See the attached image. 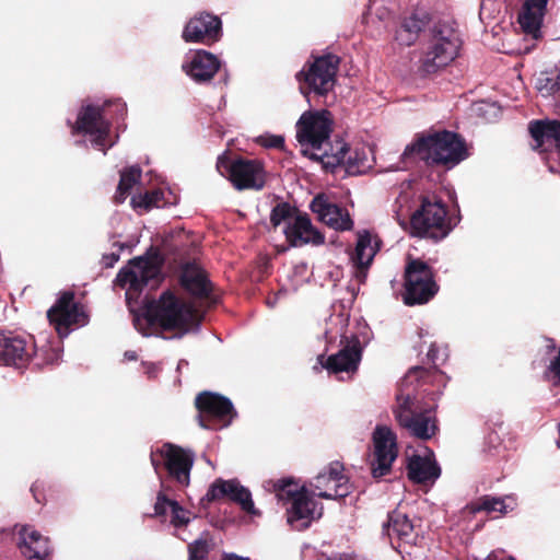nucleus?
I'll use <instances>...</instances> for the list:
<instances>
[{"mask_svg":"<svg viewBox=\"0 0 560 560\" xmlns=\"http://www.w3.org/2000/svg\"><path fill=\"white\" fill-rule=\"evenodd\" d=\"M161 281L156 258L137 257L129 261L116 277V283L126 291L133 325L143 336H151L155 328L174 330V338L195 332L200 326L198 312L188 303L177 299L171 291L162 293L159 300L142 298L143 289H154Z\"/></svg>","mask_w":560,"mask_h":560,"instance_id":"f257e3e1","label":"nucleus"},{"mask_svg":"<svg viewBox=\"0 0 560 560\" xmlns=\"http://www.w3.org/2000/svg\"><path fill=\"white\" fill-rule=\"evenodd\" d=\"M332 117L326 110H307L296 122V139L302 153L324 167H334L340 160L338 155H329Z\"/></svg>","mask_w":560,"mask_h":560,"instance_id":"f03ea898","label":"nucleus"},{"mask_svg":"<svg viewBox=\"0 0 560 560\" xmlns=\"http://www.w3.org/2000/svg\"><path fill=\"white\" fill-rule=\"evenodd\" d=\"M411 156L431 163L454 166L466 159L467 152L464 142L456 133L441 131L421 136L408 144L401 158L407 160Z\"/></svg>","mask_w":560,"mask_h":560,"instance_id":"7ed1b4c3","label":"nucleus"},{"mask_svg":"<svg viewBox=\"0 0 560 560\" xmlns=\"http://www.w3.org/2000/svg\"><path fill=\"white\" fill-rule=\"evenodd\" d=\"M462 43L460 34L452 23H436L431 28L430 37L422 50V70L433 73L448 66L458 57Z\"/></svg>","mask_w":560,"mask_h":560,"instance_id":"20e7f679","label":"nucleus"},{"mask_svg":"<svg viewBox=\"0 0 560 560\" xmlns=\"http://www.w3.org/2000/svg\"><path fill=\"white\" fill-rule=\"evenodd\" d=\"M110 104L116 107L120 115L126 112V104L120 101L105 103L102 107L84 105L72 127L73 135H83L95 149L103 151V153L115 144V140L110 137V124L104 118L105 106Z\"/></svg>","mask_w":560,"mask_h":560,"instance_id":"39448f33","label":"nucleus"},{"mask_svg":"<svg viewBox=\"0 0 560 560\" xmlns=\"http://www.w3.org/2000/svg\"><path fill=\"white\" fill-rule=\"evenodd\" d=\"M277 495L288 503V522L304 521L317 522L323 515V504L315 499V494L304 485L300 486L293 480H279L276 485Z\"/></svg>","mask_w":560,"mask_h":560,"instance_id":"423d86ee","label":"nucleus"},{"mask_svg":"<svg viewBox=\"0 0 560 560\" xmlns=\"http://www.w3.org/2000/svg\"><path fill=\"white\" fill-rule=\"evenodd\" d=\"M459 219L447 214L440 200L423 198L421 207L411 217L412 233L435 241L446 237Z\"/></svg>","mask_w":560,"mask_h":560,"instance_id":"0eeeda50","label":"nucleus"},{"mask_svg":"<svg viewBox=\"0 0 560 560\" xmlns=\"http://www.w3.org/2000/svg\"><path fill=\"white\" fill-rule=\"evenodd\" d=\"M395 418L399 425L406 429L410 435L420 440L432 439L436 431V418L430 409H421L411 392L401 389L397 395V404L394 409Z\"/></svg>","mask_w":560,"mask_h":560,"instance_id":"6e6552de","label":"nucleus"},{"mask_svg":"<svg viewBox=\"0 0 560 560\" xmlns=\"http://www.w3.org/2000/svg\"><path fill=\"white\" fill-rule=\"evenodd\" d=\"M221 499H228L235 503L249 522H255L262 515L261 510L256 506L253 500L250 490L243 486L238 479H215L202 500L211 502Z\"/></svg>","mask_w":560,"mask_h":560,"instance_id":"1a4fd4ad","label":"nucleus"},{"mask_svg":"<svg viewBox=\"0 0 560 560\" xmlns=\"http://www.w3.org/2000/svg\"><path fill=\"white\" fill-rule=\"evenodd\" d=\"M438 292L431 268L423 261H409L405 271L404 302L407 305L423 304Z\"/></svg>","mask_w":560,"mask_h":560,"instance_id":"9d476101","label":"nucleus"},{"mask_svg":"<svg viewBox=\"0 0 560 560\" xmlns=\"http://www.w3.org/2000/svg\"><path fill=\"white\" fill-rule=\"evenodd\" d=\"M339 58L335 55H325L316 58L305 70L298 74L301 92L306 95V89L325 95L330 92L336 82Z\"/></svg>","mask_w":560,"mask_h":560,"instance_id":"9b49d317","label":"nucleus"},{"mask_svg":"<svg viewBox=\"0 0 560 560\" xmlns=\"http://www.w3.org/2000/svg\"><path fill=\"white\" fill-rule=\"evenodd\" d=\"M340 462H331L305 485L317 498L337 500L352 492V485L343 474Z\"/></svg>","mask_w":560,"mask_h":560,"instance_id":"f8f14e48","label":"nucleus"},{"mask_svg":"<svg viewBox=\"0 0 560 560\" xmlns=\"http://www.w3.org/2000/svg\"><path fill=\"white\" fill-rule=\"evenodd\" d=\"M199 423L206 429H222L231 424L236 416L231 400L219 394L205 392L196 397Z\"/></svg>","mask_w":560,"mask_h":560,"instance_id":"ddd939ff","label":"nucleus"},{"mask_svg":"<svg viewBox=\"0 0 560 560\" xmlns=\"http://www.w3.org/2000/svg\"><path fill=\"white\" fill-rule=\"evenodd\" d=\"M373 451L370 467L373 478L380 479L388 475L393 463L398 456L396 433L386 425H377L372 435Z\"/></svg>","mask_w":560,"mask_h":560,"instance_id":"4468645a","label":"nucleus"},{"mask_svg":"<svg viewBox=\"0 0 560 560\" xmlns=\"http://www.w3.org/2000/svg\"><path fill=\"white\" fill-rule=\"evenodd\" d=\"M217 170L226 176L236 189H261L265 185V172L259 162L248 160L229 161L220 156Z\"/></svg>","mask_w":560,"mask_h":560,"instance_id":"2eb2a0df","label":"nucleus"},{"mask_svg":"<svg viewBox=\"0 0 560 560\" xmlns=\"http://www.w3.org/2000/svg\"><path fill=\"white\" fill-rule=\"evenodd\" d=\"M47 317L60 337H67L72 326L82 327L89 322L84 306L74 301L72 292L62 293L48 310Z\"/></svg>","mask_w":560,"mask_h":560,"instance_id":"dca6fc26","label":"nucleus"},{"mask_svg":"<svg viewBox=\"0 0 560 560\" xmlns=\"http://www.w3.org/2000/svg\"><path fill=\"white\" fill-rule=\"evenodd\" d=\"M329 155H338L339 162L334 167H325L334 172L342 166L349 175H359L368 172L373 165V152L368 145L347 148L346 143L338 141L335 144V152Z\"/></svg>","mask_w":560,"mask_h":560,"instance_id":"f3484780","label":"nucleus"},{"mask_svg":"<svg viewBox=\"0 0 560 560\" xmlns=\"http://www.w3.org/2000/svg\"><path fill=\"white\" fill-rule=\"evenodd\" d=\"M342 348L327 359L323 354L317 357V363L329 373L354 372L361 360V345L358 337L352 336L350 340L341 339Z\"/></svg>","mask_w":560,"mask_h":560,"instance_id":"a211bd4d","label":"nucleus"},{"mask_svg":"<svg viewBox=\"0 0 560 560\" xmlns=\"http://www.w3.org/2000/svg\"><path fill=\"white\" fill-rule=\"evenodd\" d=\"M220 67L218 57L203 49L189 50L182 62V70L196 83L209 82Z\"/></svg>","mask_w":560,"mask_h":560,"instance_id":"6ab92c4d","label":"nucleus"},{"mask_svg":"<svg viewBox=\"0 0 560 560\" xmlns=\"http://www.w3.org/2000/svg\"><path fill=\"white\" fill-rule=\"evenodd\" d=\"M35 342L32 337L0 335V364L22 368L32 361Z\"/></svg>","mask_w":560,"mask_h":560,"instance_id":"aec40b11","label":"nucleus"},{"mask_svg":"<svg viewBox=\"0 0 560 560\" xmlns=\"http://www.w3.org/2000/svg\"><path fill=\"white\" fill-rule=\"evenodd\" d=\"M221 36V21L209 13H199L192 16L184 27L183 39L186 43L210 44Z\"/></svg>","mask_w":560,"mask_h":560,"instance_id":"412c9836","label":"nucleus"},{"mask_svg":"<svg viewBox=\"0 0 560 560\" xmlns=\"http://www.w3.org/2000/svg\"><path fill=\"white\" fill-rule=\"evenodd\" d=\"M160 454L165 460L170 475L182 486H188L190 470L194 465V454L189 450L170 443L162 446Z\"/></svg>","mask_w":560,"mask_h":560,"instance_id":"4be33fe9","label":"nucleus"},{"mask_svg":"<svg viewBox=\"0 0 560 560\" xmlns=\"http://www.w3.org/2000/svg\"><path fill=\"white\" fill-rule=\"evenodd\" d=\"M311 209L319 221L337 231L351 230L353 222L349 213L336 203H332L324 195L316 196L311 203Z\"/></svg>","mask_w":560,"mask_h":560,"instance_id":"5701e85b","label":"nucleus"},{"mask_svg":"<svg viewBox=\"0 0 560 560\" xmlns=\"http://www.w3.org/2000/svg\"><path fill=\"white\" fill-rule=\"evenodd\" d=\"M376 252L377 245L372 243L371 234L365 231L358 233L355 247L350 254V261L352 275L360 283L365 281Z\"/></svg>","mask_w":560,"mask_h":560,"instance_id":"b1692460","label":"nucleus"},{"mask_svg":"<svg viewBox=\"0 0 560 560\" xmlns=\"http://www.w3.org/2000/svg\"><path fill=\"white\" fill-rule=\"evenodd\" d=\"M548 0H525L517 16L523 33L534 40L541 36V25Z\"/></svg>","mask_w":560,"mask_h":560,"instance_id":"393cba45","label":"nucleus"},{"mask_svg":"<svg viewBox=\"0 0 560 560\" xmlns=\"http://www.w3.org/2000/svg\"><path fill=\"white\" fill-rule=\"evenodd\" d=\"M408 477L417 483H433L441 475L434 453L425 448L423 454H415L408 460Z\"/></svg>","mask_w":560,"mask_h":560,"instance_id":"a878e982","label":"nucleus"},{"mask_svg":"<svg viewBox=\"0 0 560 560\" xmlns=\"http://www.w3.org/2000/svg\"><path fill=\"white\" fill-rule=\"evenodd\" d=\"M282 232L292 246L324 243V236L312 225L308 217L299 212L288 228H282Z\"/></svg>","mask_w":560,"mask_h":560,"instance_id":"bb28decb","label":"nucleus"},{"mask_svg":"<svg viewBox=\"0 0 560 560\" xmlns=\"http://www.w3.org/2000/svg\"><path fill=\"white\" fill-rule=\"evenodd\" d=\"M19 544L22 555L28 559L45 560L50 556L49 539L37 530L22 527Z\"/></svg>","mask_w":560,"mask_h":560,"instance_id":"cd10ccee","label":"nucleus"},{"mask_svg":"<svg viewBox=\"0 0 560 560\" xmlns=\"http://www.w3.org/2000/svg\"><path fill=\"white\" fill-rule=\"evenodd\" d=\"M516 505L517 502L513 495H505L504 498L483 497L477 503L470 505V511L497 517L513 511Z\"/></svg>","mask_w":560,"mask_h":560,"instance_id":"c85d7f7f","label":"nucleus"},{"mask_svg":"<svg viewBox=\"0 0 560 560\" xmlns=\"http://www.w3.org/2000/svg\"><path fill=\"white\" fill-rule=\"evenodd\" d=\"M183 287L196 296H207L210 292V283L205 271L196 265H187L182 272Z\"/></svg>","mask_w":560,"mask_h":560,"instance_id":"c756f323","label":"nucleus"},{"mask_svg":"<svg viewBox=\"0 0 560 560\" xmlns=\"http://www.w3.org/2000/svg\"><path fill=\"white\" fill-rule=\"evenodd\" d=\"M171 514V525H188L194 515L191 512L183 509L175 501L168 500L164 494H159L154 505V514L163 516Z\"/></svg>","mask_w":560,"mask_h":560,"instance_id":"7c9ffc66","label":"nucleus"},{"mask_svg":"<svg viewBox=\"0 0 560 560\" xmlns=\"http://www.w3.org/2000/svg\"><path fill=\"white\" fill-rule=\"evenodd\" d=\"M427 25L424 16L411 14L406 18L399 28L396 31L395 39L401 46H410L416 43L419 34Z\"/></svg>","mask_w":560,"mask_h":560,"instance_id":"2f4dec72","label":"nucleus"},{"mask_svg":"<svg viewBox=\"0 0 560 560\" xmlns=\"http://www.w3.org/2000/svg\"><path fill=\"white\" fill-rule=\"evenodd\" d=\"M535 86L545 97L560 92V70L557 68L540 71L536 77Z\"/></svg>","mask_w":560,"mask_h":560,"instance_id":"473e14b6","label":"nucleus"},{"mask_svg":"<svg viewBox=\"0 0 560 560\" xmlns=\"http://www.w3.org/2000/svg\"><path fill=\"white\" fill-rule=\"evenodd\" d=\"M141 177V170L138 166H131L120 174V180L116 194V200L122 202L132 187L138 184Z\"/></svg>","mask_w":560,"mask_h":560,"instance_id":"72a5a7b5","label":"nucleus"},{"mask_svg":"<svg viewBox=\"0 0 560 560\" xmlns=\"http://www.w3.org/2000/svg\"><path fill=\"white\" fill-rule=\"evenodd\" d=\"M214 547V541L209 533H203L198 539L188 546L189 560H207L210 550Z\"/></svg>","mask_w":560,"mask_h":560,"instance_id":"f704fd0d","label":"nucleus"},{"mask_svg":"<svg viewBox=\"0 0 560 560\" xmlns=\"http://www.w3.org/2000/svg\"><path fill=\"white\" fill-rule=\"evenodd\" d=\"M296 214L298 211L288 203H279L272 209L270 221L276 229L288 228Z\"/></svg>","mask_w":560,"mask_h":560,"instance_id":"c9c22d12","label":"nucleus"},{"mask_svg":"<svg viewBox=\"0 0 560 560\" xmlns=\"http://www.w3.org/2000/svg\"><path fill=\"white\" fill-rule=\"evenodd\" d=\"M60 359L59 348H54L50 345H44L40 348L35 346L32 361L37 368H42L47 364L57 363Z\"/></svg>","mask_w":560,"mask_h":560,"instance_id":"e433bc0d","label":"nucleus"},{"mask_svg":"<svg viewBox=\"0 0 560 560\" xmlns=\"http://www.w3.org/2000/svg\"><path fill=\"white\" fill-rule=\"evenodd\" d=\"M162 198L163 192L160 190H153L150 192L139 194L138 196H133L131 202L135 207H162Z\"/></svg>","mask_w":560,"mask_h":560,"instance_id":"4c0bfd02","label":"nucleus"},{"mask_svg":"<svg viewBox=\"0 0 560 560\" xmlns=\"http://www.w3.org/2000/svg\"><path fill=\"white\" fill-rule=\"evenodd\" d=\"M384 533L392 539L396 536L399 541L412 545L415 540L413 527H383Z\"/></svg>","mask_w":560,"mask_h":560,"instance_id":"58836bf2","label":"nucleus"},{"mask_svg":"<svg viewBox=\"0 0 560 560\" xmlns=\"http://www.w3.org/2000/svg\"><path fill=\"white\" fill-rule=\"evenodd\" d=\"M257 142L265 148L282 149L284 138L281 135L265 133L257 138Z\"/></svg>","mask_w":560,"mask_h":560,"instance_id":"ea45409f","label":"nucleus"},{"mask_svg":"<svg viewBox=\"0 0 560 560\" xmlns=\"http://www.w3.org/2000/svg\"><path fill=\"white\" fill-rule=\"evenodd\" d=\"M427 374V371L422 368H413L409 370L405 378L402 380L401 386L407 389L408 386H411L413 382L422 378Z\"/></svg>","mask_w":560,"mask_h":560,"instance_id":"a19ab883","label":"nucleus"},{"mask_svg":"<svg viewBox=\"0 0 560 560\" xmlns=\"http://www.w3.org/2000/svg\"><path fill=\"white\" fill-rule=\"evenodd\" d=\"M124 248V244H119L118 252H114L110 255H105L103 257L104 264L106 267H113L116 261L119 259V252Z\"/></svg>","mask_w":560,"mask_h":560,"instance_id":"79ce46f5","label":"nucleus"},{"mask_svg":"<svg viewBox=\"0 0 560 560\" xmlns=\"http://www.w3.org/2000/svg\"><path fill=\"white\" fill-rule=\"evenodd\" d=\"M285 293H287V291L279 290L273 296L268 298L266 300V304L268 305V307H270V308L276 307V305H277L278 301L280 300V298L283 296Z\"/></svg>","mask_w":560,"mask_h":560,"instance_id":"37998d69","label":"nucleus"},{"mask_svg":"<svg viewBox=\"0 0 560 560\" xmlns=\"http://www.w3.org/2000/svg\"><path fill=\"white\" fill-rule=\"evenodd\" d=\"M143 366L145 369L144 373L148 375V377L153 378L156 376L159 372V365L155 363H143Z\"/></svg>","mask_w":560,"mask_h":560,"instance_id":"c03bdc74","label":"nucleus"},{"mask_svg":"<svg viewBox=\"0 0 560 560\" xmlns=\"http://www.w3.org/2000/svg\"><path fill=\"white\" fill-rule=\"evenodd\" d=\"M341 328H338L336 330L332 329H326L325 330V338L327 342H330L332 339H335L340 334Z\"/></svg>","mask_w":560,"mask_h":560,"instance_id":"a18cd8bd","label":"nucleus"},{"mask_svg":"<svg viewBox=\"0 0 560 560\" xmlns=\"http://www.w3.org/2000/svg\"><path fill=\"white\" fill-rule=\"evenodd\" d=\"M478 110H482V112H491V113H497L498 108L494 104H488V103H482L479 107H478Z\"/></svg>","mask_w":560,"mask_h":560,"instance_id":"49530a36","label":"nucleus"},{"mask_svg":"<svg viewBox=\"0 0 560 560\" xmlns=\"http://www.w3.org/2000/svg\"><path fill=\"white\" fill-rule=\"evenodd\" d=\"M221 560H250L249 558H244V557H241V556H237L235 553H224L222 556V559Z\"/></svg>","mask_w":560,"mask_h":560,"instance_id":"de8ad7c7","label":"nucleus"},{"mask_svg":"<svg viewBox=\"0 0 560 560\" xmlns=\"http://www.w3.org/2000/svg\"><path fill=\"white\" fill-rule=\"evenodd\" d=\"M124 355H125L126 360H129V361L137 360V353L135 351H131V350L130 351H126Z\"/></svg>","mask_w":560,"mask_h":560,"instance_id":"09e8293b","label":"nucleus"},{"mask_svg":"<svg viewBox=\"0 0 560 560\" xmlns=\"http://www.w3.org/2000/svg\"><path fill=\"white\" fill-rule=\"evenodd\" d=\"M327 560H354L353 557L349 556V555H339L338 557H331V558H328Z\"/></svg>","mask_w":560,"mask_h":560,"instance_id":"8fccbe9b","label":"nucleus"},{"mask_svg":"<svg viewBox=\"0 0 560 560\" xmlns=\"http://www.w3.org/2000/svg\"><path fill=\"white\" fill-rule=\"evenodd\" d=\"M377 16L381 19V20H385L387 16H389V12L386 10V9H383L380 14H377Z\"/></svg>","mask_w":560,"mask_h":560,"instance_id":"3c124183","label":"nucleus"},{"mask_svg":"<svg viewBox=\"0 0 560 560\" xmlns=\"http://www.w3.org/2000/svg\"><path fill=\"white\" fill-rule=\"evenodd\" d=\"M151 462H152V465L154 466L155 469H158V466H159V462L158 459L155 458V455L152 454L151 455Z\"/></svg>","mask_w":560,"mask_h":560,"instance_id":"603ef678","label":"nucleus"},{"mask_svg":"<svg viewBox=\"0 0 560 560\" xmlns=\"http://www.w3.org/2000/svg\"><path fill=\"white\" fill-rule=\"evenodd\" d=\"M428 355L431 358V360H432V361H434V360H435V359H434V349H433V348H431V349L429 350Z\"/></svg>","mask_w":560,"mask_h":560,"instance_id":"864d4df0","label":"nucleus"},{"mask_svg":"<svg viewBox=\"0 0 560 560\" xmlns=\"http://www.w3.org/2000/svg\"><path fill=\"white\" fill-rule=\"evenodd\" d=\"M331 322H337L338 324H341L342 323V319L338 316V317H331L330 318Z\"/></svg>","mask_w":560,"mask_h":560,"instance_id":"5fc2aeb1","label":"nucleus"},{"mask_svg":"<svg viewBox=\"0 0 560 560\" xmlns=\"http://www.w3.org/2000/svg\"><path fill=\"white\" fill-rule=\"evenodd\" d=\"M435 377L440 378V380H443L444 378V375L440 372H436L435 373Z\"/></svg>","mask_w":560,"mask_h":560,"instance_id":"6e6d98bb","label":"nucleus"},{"mask_svg":"<svg viewBox=\"0 0 560 560\" xmlns=\"http://www.w3.org/2000/svg\"><path fill=\"white\" fill-rule=\"evenodd\" d=\"M368 15H369V18H371V16L373 15V9H372V7H370V9H369Z\"/></svg>","mask_w":560,"mask_h":560,"instance_id":"4d7b16f0","label":"nucleus"},{"mask_svg":"<svg viewBox=\"0 0 560 560\" xmlns=\"http://www.w3.org/2000/svg\"><path fill=\"white\" fill-rule=\"evenodd\" d=\"M398 524V521H394V524L393 525H397ZM386 525H392L390 522H388Z\"/></svg>","mask_w":560,"mask_h":560,"instance_id":"13d9d810","label":"nucleus"},{"mask_svg":"<svg viewBox=\"0 0 560 560\" xmlns=\"http://www.w3.org/2000/svg\"><path fill=\"white\" fill-rule=\"evenodd\" d=\"M509 560H515L514 558H510Z\"/></svg>","mask_w":560,"mask_h":560,"instance_id":"bf43d9fd","label":"nucleus"}]
</instances>
